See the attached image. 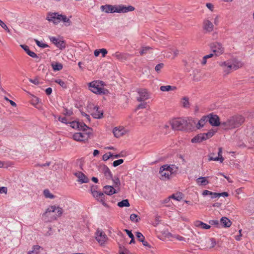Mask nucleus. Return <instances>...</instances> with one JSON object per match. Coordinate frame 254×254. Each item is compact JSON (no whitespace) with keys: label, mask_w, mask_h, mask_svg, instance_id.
Segmentation results:
<instances>
[{"label":"nucleus","mask_w":254,"mask_h":254,"mask_svg":"<svg viewBox=\"0 0 254 254\" xmlns=\"http://www.w3.org/2000/svg\"><path fill=\"white\" fill-rule=\"evenodd\" d=\"M11 163L9 162H4L0 161V168H8L11 166Z\"/></svg>","instance_id":"49530a36"},{"label":"nucleus","mask_w":254,"mask_h":254,"mask_svg":"<svg viewBox=\"0 0 254 254\" xmlns=\"http://www.w3.org/2000/svg\"><path fill=\"white\" fill-rule=\"evenodd\" d=\"M29 81L35 85H38L39 83V80L37 78L35 79H29Z\"/></svg>","instance_id":"4d7b16f0"},{"label":"nucleus","mask_w":254,"mask_h":254,"mask_svg":"<svg viewBox=\"0 0 254 254\" xmlns=\"http://www.w3.org/2000/svg\"><path fill=\"white\" fill-rule=\"evenodd\" d=\"M112 181L113 182V186L116 189H120V186L121 185V182L120 181V179L117 177H114V178L112 177Z\"/></svg>","instance_id":"e433bc0d"},{"label":"nucleus","mask_w":254,"mask_h":254,"mask_svg":"<svg viewBox=\"0 0 254 254\" xmlns=\"http://www.w3.org/2000/svg\"><path fill=\"white\" fill-rule=\"evenodd\" d=\"M41 250H43V249L40 246H33L32 250L29 251L28 254H39Z\"/></svg>","instance_id":"2f4dec72"},{"label":"nucleus","mask_w":254,"mask_h":254,"mask_svg":"<svg viewBox=\"0 0 254 254\" xmlns=\"http://www.w3.org/2000/svg\"><path fill=\"white\" fill-rule=\"evenodd\" d=\"M91 192L93 196L99 201L102 203V204L105 207H108V205L105 202V195L104 194L96 190H91Z\"/></svg>","instance_id":"9b49d317"},{"label":"nucleus","mask_w":254,"mask_h":254,"mask_svg":"<svg viewBox=\"0 0 254 254\" xmlns=\"http://www.w3.org/2000/svg\"><path fill=\"white\" fill-rule=\"evenodd\" d=\"M210 19H213L214 24L215 25H218L220 22V16L218 15H213L211 17H210Z\"/></svg>","instance_id":"79ce46f5"},{"label":"nucleus","mask_w":254,"mask_h":254,"mask_svg":"<svg viewBox=\"0 0 254 254\" xmlns=\"http://www.w3.org/2000/svg\"><path fill=\"white\" fill-rule=\"evenodd\" d=\"M172 237L179 241L187 242L185 238L179 235H174L172 236Z\"/></svg>","instance_id":"de8ad7c7"},{"label":"nucleus","mask_w":254,"mask_h":254,"mask_svg":"<svg viewBox=\"0 0 254 254\" xmlns=\"http://www.w3.org/2000/svg\"><path fill=\"white\" fill-rule=\"evenodd\" d=\"M54 70L59 71L63 68V65L59 63H53L51 64Z\"/></svg>","instance_id":"f704fd0d"},{"label":"nucleus","mask_w":254,"mask_h":254,"mask_svg":"<svg viewBox=\"0 0 254 254\" xmlns=\"http://www.w3.org/2000/svg\"><path fill=\"white\" fill-rule=\"evenodd\" d=\"M203 196L210 195L211 198L218 197L217 192H213L208 190H204L202 193Z\"/></svg>","instance_id":"473e14b6"},{"label":"nucleus","mask_w":254,"mask_h":254,"mask_svg":"<svg viewBox=\"0 0 254 254\" xmlns=\"http://www.w3.org/2000/svg\"><path fill=\"white\" fill-rule=\"evenodd\" d=\"M206 6L211 11H212L214 8V5L211 3H207Z\"/></svg>","instance_id":"e2e57ef3"},{"label":"nucleus","mask_w":254,"mask_h":254,"mask_svg":"<svg viewBox=\"0 0 254 254\" xmlns=\"http://www.w3.org/2000/svg\"><path fill=\"white\" fill-rule=\"evenodd\" d=\"M191 121L195 124L194 120H192L191 119H188V120H187L183 118H177L173 120L171 122V125L173 129L181 130L185 129L188 122L190 123Z\"/></svg>","instance_id":"423d86ee"},{"label":"nucleus","mask_w":254,"mask_h":254,"mask_svg":"<svg viewBox=\"0 0 254 254\" xmlns=\"http://www.w3.org/2000/svg\"><path fill=\"white\" fill-rule=\"evenodd\" d=\"M46 19L49 22H52L55 25H57L61 22H63L65 26H69L71 22L65 15L60 14L59 12H49L47 13Z\"/></svg>","instance_id":"7ed1b4c3"},{"label":"nucleus","mask_w":254,"mask_h":254,"mask_svg":"<svg viewBox=\"0 0 254 254\" xmlns=\"http://www.w3.org/2000/svg\"><path fill=\"white\" fill-rule=\"evenodd\" d=\"M34 41H35V43H36L37 45L38 46H39V47H41L42 48H45L48 47V45L47 44L41 43L37 39H35Z\"/></svg>","instance_id":"a18cd8bd"},{"label":"nucleus","mask_w":254,"mask_h":254,"mask_svg":"<svg viewBox=\"0 0 254 254\" xmlns=\"http://www.w3.org/2000/svg\"><path fill=\"white\" fill-rule=\"evenodd\" d=\"M129 205L130 204L128 199H124L118 203V206H119L120 207H128L129 206Z\"/></svg>","instance_id":"4c0bfd02"},{"label":"nucleus","mask_w":254,"mask_h":254,"mask_svg":"<svg viewBox=\"0 0 254 254\" xmlns=\"http://www.w3.org/2000/svg\"><path fill=\"white\" fill-rule=\"evenodd\" d=\"M219 65L222 68L225 75L230 74L232 71L236 70L243 65V64L235 59H232L225 62H221Z\"/></svg>","instance_id":"f257e3e1"},{"label":"nucleus","mask_w":254,"mask_h":254,"mask_svg":"<svg viewBox=\"0 0 254 254\" xmlns=\"http://www.w3.org/2000/svg\"><path fill=\"white\" fill-rule=\"evenodd\" d=\"M150 48L149 47H143L142 50L140 51V54L141 55H143L144 54L146 53L147 51H148Z\"/></svg>","instance_id":"5fc2aeb1"},{"label":"nucleus","mask_w":254,"mask_h":254,"mask_svg":"<svg viewBox=\"0 0 254 254\" xmlns=\"http://www.w3.org/2000/svg\"><path fill=\"white\" fill-rule=\"evenodd\" d=\"M32 101L33 102V104H37L39 102L38 98L35 96L33 97V98Z\"/></svg>","instance_id":"338daca9"},{"label":"nucleus","mask_w":254,"mask_h":254,"mask_svg":"<svg viewBox=\"0 0 254 254\" xmlns=\"http://www.w3.org/2000/svg\"><path fill=\"white\" fill-rule=\"evenodd\" d=\"M55 82L59 84L61 87L63 88H66V84L64 81L60 79H57L55 80Z\"/></svg>","instance_id":"37998d69"},{"label":"nucleus","mask_w":254,"mask_h":254,"mask_svg":"<svg viewBox=\"0 0 254 254\" xmlns=\"http://www.w3.org/2000/svg\"><path fill=\"white\" fill-rule=\"evenodd\" d=\"M208 121L209 123L214 127H218L220 125L221 126V123L220 122V119L219 117L216 115H213L210 114L207 116Z\"/></svg>","instance_id":"4468645a"},{"label":"nucleus","mask_w":254,"mask_h":254,"mask_svg":"<svg viewBox=\"0 0 254 254\" xmlns=\"http://www.w3.org/2000/svg\"><path fill=\"white\" fill-rule=\"evenodd\" d=\"M113 154H112L111 152L107 153L103 156V159L104 161H107L108 159H109L111 157H113Z\"/></svg>","instance_id":"09e8293b"},{"label":"nucleus","mask_w":254,"mask_h":254,"mask_svg":"<svg viewBox=\"0 0 254 254\" xmlns=\"http://www.w3.org/2000/svg\"><path fill=\"white\" fill-rule=\"evenodd\" d=\"M208 177H199L196 180V183L199 185L206 186L209 183L207 180Z\"/></svg>","instance_id":"c85d7f7f"},{"label":"nucleus","mask_w":254,"mask_h":254,"mask_svg":"<svg viewBox=\"0 0 254 254\" xmlns=\"http://www.w3.org/2000/svg\"><path fill=\"white\" fill-rule=\"evenodd\" d=\"M245 119L241 115H235L221 123V127L225 130L232 129L240 127L244 122Z\"/></svg>","instance_id":"f03ea898"},{"label":"nucleus","mask_w":254,"mask_h":254,"mask_svg":"<svg viewBox=\"0 0 254 254\" xmlns=\"http://www.w3.org/2000/svg\"><path fill=\"white\" fill-rule=\"evenodd\" d=\"M125 231L127 233V234L130 238H132V237H134L133 234L131 233L130 231L127 229H125Z\"/></svg>","instance_id":"680f3d73"},{"label":"nucleus","mask_w":254,"mask_h":254,"mask_svg":"<svg viewBox=\"0 0 254 254\" xmlns=\"http://www.w3.org/2000/svg\"><path fill=\"white\" fill-rule=\"evenodd\" d=\"M194 225L196 227L206 230L209 229L211 227V226L209 225L204 223L203 222L199 220H196L194 221Z\"/></svg>","instance_id":"b1692460"},{"label":"nucleus","mask_w":254,"mask_h":254,"mask_svg":"<svg viewBox=\"0 0 254 254\" xmlns=\"http://www.w3.org/2000/svg\"><path fill=\"white\" fill-rule=\"evenodd\" d=\"M215 131L213 130H210L207 133H203V135L204 137V140H206L214 135Z\"/></svg>","instance_id":"a19ab883"},{"label":"nucleus","mask_w":254,"mask_h":254,"mask_svg":"<svg viewBox=\"0 0 254 254\" xmlns=\"http://www.w3.org/2000/svg\"><path fill=\"white\" fill-rule=\"evenodd\" d=\"M199 243L202 247L205 249L214 248L216 245V242L213 238L204 237Z\"/></svg>","instance_id":"9d476101"},{"label":"nucleus","mask_w":254,"mask_h":254,"mask_svg":"<svg viewBox=\"0 0 254 254\" xmlns=\"http://www.w3.org/2000/svg\"><path fill=\"white\" fill-rule=\"evenodd\" d=\"M50 40L53 43H54L58 48H60V49L65 48V44L64 41L60 40L55 37H50Z\"/></svg>","instance_id":"412c9836"},{"label":"nucleus","mask_w":254,"mask_h":254,"mask_svg":"<svg viewBox=\"0 0 254 254\" xmlns=\"http://www.w3.org/2000/svg\"><path fill=\"white\" fill-rule=\"evenodd\" d=\"M113 132L116 137L119 138L127 133V130L123 127H115Z\"/></svg>","instance_id":"a211bd4d"},{"label":"nucleus","mask_w":254,"mask_h":254,"mask_svg":"<svg viewBox=\"0 0 254 254\" xmlns=\"http://www.w3.org/2000/svg\"><path fill=\"white\" fill-rule=\"evenodd\" d=\"M100 53H102V56L103 57H105L106 55L108 53L107 50L106 49L103 48V49H100Z\"/></svg>","instance_id":"052dcab7"},{"label":"nucleus","mask_w":254,"mask_h":254,"mask_svg":"<svg viewBox=\"0 0 254 254\" xmlns=\"http://www.w3.org/2000/svg\"><path fill=\"white\" fill-rule=\"evenodd\" d=\"M171 199H174L177 201H180L182 198V193L181 192L177 193L175 194H173L170 196Z\"/></svg>","instance_id":"ea45409f"},{"label":"nucleus","mask_w":254,"mask_h":254,"mask_svg":"<svg viewBox=\"0 0 254 254\" xmlns=\"http://www.w3.org/2000/svg\"><path fill=\"white\" fill-rule=\"evenodd\" d=\"M7 191V189L6 187H0V193H6Z\"/></svg>","instance_id":"bf43d9fd"},{"label":"nucleus","mask_w":254,"mask_h":254,"mask_svg":"<svg viewBox=\"0 0 254 254\" xmlns=\"http://www.w3.org/2000/svg\"><path fill=\"white\" fill-rule=\"evenodd\" d=\"M211 49L216 56L222 55L224 52V48L220 43H214L212 44Z\"/></svg>","instance_id":"f8f14e48"},{"label":"nucleus","mask_w":254,"mask_h":254,"mask_svg":"<svg viewBox=\"0 0 254 254\" xmlns=\"http://www.w3.org/2000/svg\"><path fill=\"white\" fill-rule=\"evenodd\" d=\"M5 99H6V100H7V101H8L9 102V103H10V105H11L12 106H13V107H16V103H15L14 101H12V100H9V99H8V98H5Z\"/></svg>","instance_id":"774afa93"},{"label":"nucleus","mask_w":254,"mask_h":254,"mask_svg":"<svg viewBox=\"0 0 254 254\" xmlns=\"http://www.w3.org/2000/svg\"><path fill=\"white\" fill-rule=\"evenodd\" d=\"M208 121V117L207 116H203L200 120L198 122V123L196 125V127L197 128L199 129L205 125L206 123Z\"/></svg>","instance_id":"bb28decb"},{"label":"nucleus","mask_w":254,"mask_h":254,"mask_svg":"<svg viewBox=\"0 0 254 254\" xmlns=\"http://www.w3.org/2000/svg\"><path fill=\"white\" fill-rule=\"evenodd\" d=\"M45 92L47 95H50L52 92V89L51 87H48L46 89Z\"/></svg>","instance_id":"69168bd1"},{"label":"nucleus","mask_w":254,"mask_h":254,"mask_svg":"<svg viewBox=\"0 0 254 254\" xmlns=\"http://www.w3.org/2000/svg\"><path fill=\"white\" fill-rule=\"evenodd\" d=\"M136 235L138 241H139L140 242L143 241V240H144V237L140 232H136Z\"/></svg>","instance_id":"8fccbe9b"},{"label":"nucleus","mask_w":254,"mask_h":254,"mask_svg":"<svg viewBox=\"0 0 254 254\" xmlns=\"http://www.w3.org/2000/svg\"><path fill=\"white\" fill-rule=\"evenodd\" d=\"M112 56L113 57L116 58V59L123 62L127 60L129 55L127 53H123L117 52L113 54Z\"/></svg>","instance_id":"4be33fe9"},{"label":"nucleus","mask_w":254,"mask_h":254,"mask_svg":"<svg viewBox=\"0 0 254 254\" xmlns=\"http://www.w3.org/2000/svg\"><path fill=\"white\" fill-rule=\"evenodd\" d=\"M74 175L78 178V181L81 183H86L89 181L87 177L81 172L75 173Z\"/></svg>","instance_id":"5701e85b"},{"label":"nucleus","mask_w":254,"mask_h":254,"mask_svg":"<svg viewBox=\"0 0 254 254\" xmlns=\"http://www.w3.org/2000/svg\"><path fill=\"white\" fill-rule=\"evenodd\" d=\"M203 28L207 32H211L214 29V25L210 21V17L205 19L203 22Z\"/></svg>","instance_id":"dca6fc26"},{"label":"nucleus","mask_w":254,"mask_h":254,"mask_svg":"<svg viewBox=\"0 0 254 254\" xmlns=\"http://www.w3.org/2000/svg\"><path fill=\"white\" fill-rule=\"evenodd\" d=\"M104 85V83L102 81H93L89 83V89L97 94H105L107 90L105 89Z\"/></svg>","instance_id":"0eeeda50"},{"label":"nucleus","mask_w":254,"mask_h":254,"mask_svg":"<svg viewBox=\"0 0 254 254\" xmlns=\"http://www.w3.org/2000/svg\"><path fill=\"white\" fill-rule=\"evenodd\" d=\"M59 121L64 124H67V119L65 117H59Z\"/></svg>","instance_id":"6e6d98bb"},{"label":"nucleus","mask_w":254,"mask_h":254,"mask_svg":"<svg viewBox=\"0 0 254 254\" xmlns=\"http://www.w3.org/2000/svg\"><path fill=\"white\" fill-rule=\"evenodd\" d=\"M217 194H218L217 198H219L220 196L227 197L229 195L228 192H223L222 193H217Z\"/></svg>","instance_id":"13d9d810"},{"label":"nucleus","mask_w":254,"mask_h":254,"mask_svg":"<svg viewBox=\"0 0 254 254\" xmlns=\"http://www.w3.org/2000/svg\"><path fill=\"white\" fill-rule=\"evenodd\" d=\"M222 148L219 147L218 148V156L215 157L213 153L210 154L209 156V161H219L221 163H222L224 160V158L222 157Z\"/></svg>","instance_id":"6ab92c4d"},{"label":"nucleus","mask_w":254,"mask_h":254,"mask_svg":"<svg viewBox=\"0 0 254 254\" xmlns=\"http://www.w3.org/2000/svg\"><path fill=\"white\" fill-rule=\"evenodd\" d=\"M63 213V209L62 207L57 205H51L46 209L43 216L45 217H50V219H47L48 221H53L56 220L58 217H61Z\"/></svg>","instance_id":"39448f33"},{"label":"nucleus","mask_w":254,"mask_h":254,"mask_svg":"<svg viewBox=\"0 0 254 254\" xmlns=\"http://www.w3.org/2000/svg\"><path fill=\"white\" fill-rule=\"evenodd\" d=\"M160 89L163 92H168L170 91H175L177 89V87L175 86L163 85L160 87Z\"/></svg>","instance_id":"cd10ccee"},{"label":"nucleus","mask_w":254,"mask_h":254,"mask_svg":"<svg viewBox=\"0 0 254 254\" xmlns=\"http://www.w3.org/2000/svg\"><path fill=\"white\" fill-rule=\"evenodd\" d=\"M70 127L73 128H77L79 130L85 131L88 127L84 123L78 121H73L70 123Z\"/></svg>","instance_id":"f3484780"},{"label":"nucleus","mask_w":254,"mask_h":254,"mask_svg":"<svg viewBox=\"0 0 254 254\" xmlns=\"http://www.w3.org/2000/svg\"><path fill=\"white\" fill-rule=\"evenodd\" d=\"M90 130L91 129L88 127L85 131L75 133L72 135V138L75 141L85 142L90 137L91 133Z\"/></svg>","instance_id":"1a4fd4ad"},{"label":"nucleus","mask_w":254,"mask_h":254,"mask_svg":"<svg viewBox=\"0 0 254 254\" xmlns=\"http://www.w3.org/2000/svg\"><path fill=\"white\" fill-rule=\"evenodd\" d=\"M103 171L107 179H111L112 178V174L107 167H104Z\"/></svg>","instance_id":"72a5a7b5"},{"label":"nucleus","mask_w":254,"mask_h":254,"mask_svg":"<svg viewBox=\"0 0 254 254\" xmlns=\"http://www.w3.org/2000/svg\"><path fill=\"white\" fill-rule=\"evenodd\" d=\"M173 169L171 166L165 165L160 168V179L162 180H169L172 177Z\"/></svg>","instance_id":"6e6552de"},{"label":"nucleus","mask_w":254,"mask_h":254,"mask_svg":"<svg viewBox=\"0 0 254 254\" xmlns=\"http://www.w3.org/2000/svg\"><path fill=\"white\" fill-rule=\"evenodd\" d=\"M147 104L146 103H141L138 106V109H144L146 107Z\"/></svg>","instance_id":"0e129e2a"},{"label":"nucleus","mask_w":254,"mask_h":254,"mask_svg":"<svg viewBox=\"0 0 254 254\" xmlns=\"http://www.w3.org/2000/svg\"><path fill=\"white\" fill-rule=\"evenodd\" d=\"M103 190L105 193L109 195H111L118 193L120 191V189H116L114 187L107 185L104 187Z\"/></svg>","instance_id":"aec40b11"},{"label":"nucleus","mask_w":254,"mask_h":254,"mask_svg":"<svg viewBox=\"0 0 254 254\" xmlns=\"http://www.w3.org/2000/svg\"><path fill=\"white\" fill-rule=\"evenodd\" d=\"M43 194L46 198L54 199L55 198V196L48 189H46L43 191Z\"/></svg>","instance_id":"c9c22d12"},{"label":"nucleus","mask_w":254,"mask_h":254,"mask_svg":"<svg viewBox=\"0 0 254 254\" xmlns=\"http://www.w3.org/2000/svg\"><path fill=\"white\" fill-rule=\"evenodd\" d=\"M124 160L122 159L114 161L113 162V166L117 167L120 165V164H122Z\"/></svg>","instance_id":"3c124183"},{"label":"nucleus","mask_w":254,"mask_h":254,"mask_svg":"<svg viewBox=\"0 0 254 254\" xmlns=\"http://www.w3.org/2000/svg\"><path fill=\"white\" fill-rule=\"evenodd\" d=\"M96 239L102 245L105 244L108 237L102 230L98 229L96 233Z\"/></svg>","instance_id":"ddd939ff"},{"label":"nucleus","mask_w":254,"mask_h":254,"mask_svg":"<svg viewBox=\"0 0 254 254\" xmlns=\"http://www.w3.org/2000/svg\"><path fill=\"white\" fill-rule=\"evenodd\" d=\"M101 9L106 13H127L129 11H133L135 8L131 5L127 6L123 4L117 5L106 4L105 5H102L101 6Z\"/></svg>","instance_id":"20e7f679"},{"label":"nucleus","mask_w":254,"mask_h":254,"mask_svg":"<svg viewBox=\"0 0 254 254\" xmlns=\"http://www.w3.org/2000/svg\"><path fill=\"white\" fill-rule=\"evenodd\" d=\"M220 222L224 227H230L232 224L231 221L227 217H223L220 220Z\"/></svg>","instance_id":"7c9ffc66"},{"label":"nucleus","mask_w":254,"mask_h":254,"mask_svg":"<svg viewBox=\"0 0 254 254\" xmlns=\"http://www.w3.org/2000/svg\"><path fill=\"white\" fill-rule=\"evenodd\" d=\"M181 104L184 108H188L190 106V102L189 98L187 97H184L182 99Z\"/></svg>","instance_id":"58836bf2"},{"label":"nucleus","mask_w":254,"mask_h":254,"mask_svg":"<svg viewBox=\"0 0 254 254\" xmlns=\"http://www.w3.org/2000/svg\"><path fill=\"white\" fill-rule=\"evenodd\" d=\"M163 66H164L163 64L161 63V64H158L156 65V66L155 67V69L157 72H159L163 68Z\"/></svg>","instance_id":"864d4df0"},{"label":"nucleus","mask_w":254,"mask_h":254,"mask_svg":"<svg viewBox=\"0 0 254 254\" xmlns=\"http://www.w3.org/2000/svg\"><path fill=\"white\" fill-rule=\"evenodd\" d=\"M137 93L139 95L137 100L139 102L146 100L150 97L149 93L146 89H139L138 90Z\"/></svg>","instance_id":"2eb2a0df"},{"label":"nucleus","mask_w":254,"mask_h":254,"mask_svg":"<svg viewBox=\"0 0 254 254\" xmlns=\"http://www.w3.org/2000/svg\"><path fill=\"white\" fill-rule=\"evenodd\" d=\"M91 114L96 119L101 118L103 116V113L99 111V108L97 106L94 107L93 111Z\"/></svg>","instance_id":"a878e982"},{"label":"nucleus","mask_w":254,"mask_h":254,"mask_svg":"<svg viewBox=\"0 0 254 254\" xmlns=\"http://www.w3.org/2000/svg\"><path fill=\"white\" fill-rule=\"evenodd\" d=\"M130 219L131 221L137 222L140 218L137 215L135 214H131L130 216Z\"/></svg>","instance_id":"c03bdc74"},{"label":"nucleus","mask_w":254,"mask_h":254,"mask_svg":"<svg viewBox=\"0 0 254 254\" xmlns=\"http://www.w3.org/2000/svg\"><path fill=\"white\" fill-rule=\"evenodd\" d=\"M0 26L7 32H9V30L6 25L0 19Z\"/></svg>","instance_id":"603ef678"},{"label":"nucleus","mask_w":254,"mask_h":254,"mask_svg":"<svg viewBox=\"0 0 254 254\" xmlns=\"http://www.w3.org/2000/svg\"><path fill=\"white\" fill-rule=\"evenodd\" d=\"M20 46L29 56L33 58H38L37 55L34 52L31 51L28 46L21 45Z\"/></svg>","instance_id":"393cba45"},{"label":"nucleus","mask_w":254,"mask_h":254,"mask_svg":"<svg viewBox=\"0 0 254 254\" xmlns=\"http://www.w3.org/2000/svg\"><path fill=\"white\" fill-rule=\"evenodd\" d=\"M203 140H205L204 137H203L202 133H200L192 138L191 141L192 143H199Z\"/></svg>","instance_id":"c756f323"}]
</instances>
